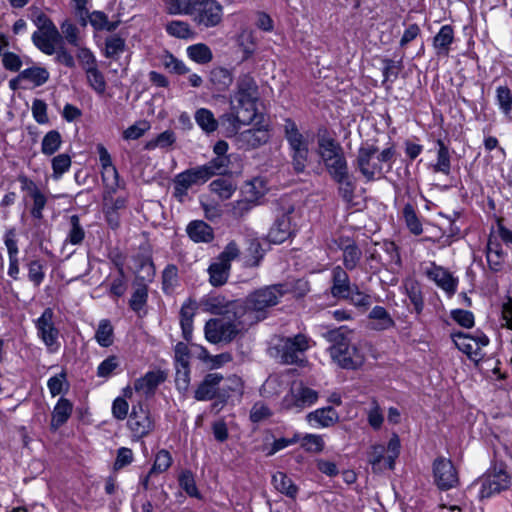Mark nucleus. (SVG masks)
<instances>
[{
	"label": "nucleus",
	"mask_w": 512,
	"mask_h": 512,
	"mask_svg": "<svg viewBox=\"0 0 512 512\" xmlns=\"http://www.w3.org/2000/svg\"><path fill=\"white\" fill-rule=\"evenodd\" d=\"M339 419L338 413L332 407L316 409L307 415V421L314 427L326 428Z\"/></svg>",
	"instance_id": "30"
},
{
	"label": "nucleus",
	"mask_w": 512,
	"mask_h": 512,
	"mask_svg": "<svg viewBox=\"0 0 512 512\" xmlns=\"http://www.w3.org/2000/svg\"><path fill=\"white\" fill-rule=\"evenodd\" d=\"M333 180L338 183V191L343 200L346 202H351L354 196L356 185L349 173H346L343 176Z\"/></svg>",
	"instance_id": "49"
},
{
	"label": "nucleus",
	"mask_w": 512,
	"mask_h": 512,
	"mask_svg": "<svg viewBox=\"0 0 512 512\" xmlns=\"http://www.w3.org/2000/svg\"><path fill=\"white\" fill-rule=\"evenodd\" d=\"M324 440L320 435L306 434L301 439V446L307 452L319 453L324 449Z\"/></svg>",
	"instance_id": "61"
},
{
	"label": "nucleus",
	"mask_w": 512,
	"mask_h": 512,
	"mask_svg": "<svg viewBox=\"0 0 512 512\" xmlns=\"http://www.w3.org/2000/svg\"><path fill=\"white\" fill-rule=\"evenodd\" d=\"M162 65L169 72L179 74V75L186 74L190 71L189 68L185 65V63L183 61L177 59L176 57H174L172 54H169V53L165 54L162 57Z\"/></svg>",
	"instance_id": "57"
},
{
	"label": "nucleus",
	"mask_w": 512,
	"mask_h": 512,
	"mask_svg": "<svg viewBox=\"0 0 512 512\" xmlns=\"http://www.w3.org/2000/svg\"><path fill=\"white\" fill-rule=\"evenodd\" d=\"M176 141L175 133L171 130H166L160 133L156 138L146 143V149L153 150L157 147L166 148L172 146Z\"/></svg>",
	"instance_id": "54"
},
{
	"label": "nucleus",
	"mask_w": 512,
	"mask_h": 512,
	"mask_svg": "<svg viewBox=\"0 0 512 512\" xmlns=\"http://www.w3.org/2000/svg\"><path fill=\"white\" fill-rule=\"evenodd\" d=\"M222 380L223 376L220 373L207 374L195 391V399L198 401H206L214 398L217 395Z\"/></svg>",
	"instance_id": "25"
},
{
	"label": "nucleus",
	"mask_w": 512,
	"mask_h": 512,
	"mask_svg": "<svg viewBox=\"0 0 512 512\" xmlns=\"http://www.w3.org/2000/svg\"><path fill=\"white\" fill-rule=\"evenodd\" d=\"M125 49V40L118 35H112L105 41V56L115 58Z\"/></svg>",
	"instance_id": "55"
},
{
	"label": "nucleus",
	"mask_w": 512,
	"mask_h": 512,
	"mask_svg": "<svg viewBox=\"0 0 512 512\" xmlns=\"http://www.w3.org/2000/svg\"><path fill=\"white\" fill-rule=\"evenodd\" d=\"M209 80L218 91H225L232 84L233 77L229 70L216 67L211 70Z\"/></svg>",
	"instance_id": "37"
},
{
	"label": "nucleus",
	"mask_w": 512,
	"mask_h": 512,
	"mask_svg": "<svg viewBox=\"0 0 512 512\" xmlns=\"http://www.w3.org/2000/svg\"><path fill=\"white\" fill-rule=\"evenodd\" d=\"M127 426L133 440H140L152 432L154 420L148 408L139 403L132 407Z\"/></svg>",
	"instance_id": "11"
},
{
	"label": "nucleus",
	"mask_w": 512,
	"mask_h": 512,
	"mask_svg": "<svg viewBox=\"0 0 512 512\" xmlns=\"http://www.w3.org/2000/svg\"><path fill=\"white\" fill-rule=\"evenodd\" d=\"M187 54L190 59L200 64L210 62L213 57L210 48L202 43L189 46L187 48Z\"/></svg>",
	"instance_id": "48"
},
{
	"label": "nucleus",
	"mask_w": 512,
	"mask_h": 512,
	"mask_svg": "<svg viewBox=\"0 0 512 512\" xmlns=\"http://www.w3.org/2000/svg\"><path fill=\"white\" fill-rule=\"evenodd\" d=\"M281 342L282 358L287 364L296 363L299 360V354L309 348V339L303 334L284 338Z\"/></svg>",
	"instance_id": "16"
},
{
	"label": "nucleus",
	"mask_w": 512,
	"mask_h": 512,
	"mask_svg": "<svg viewBox=\"0 0 512 512\" xmlns=\"http://www.w3.org/2000/svg\"><path fill=\"white\" fill-rule=\"evenodd\" d=\"M437 145V161L433 166V169L435 172H441L445 175H448L450 173L451 167L449 150L442 140H438Z\"/></svg>",
	"instance_id": "47"
},
{
	"label": "nucleus",
	"mask_w": 512,
	"mask_h": 512,
	"mask_svg": "<svg viewBox=\"0 0 512 512\" xmlns=\"http://www.w3.org/2000/svg\"><path fill=\"white\" fill-rule=\"evenodd\" d=\"M166 374L161 370L147 372L134 382V389L145 395L153 394L155 389L165 381Z\"/></svg>",
	"instance_id": "27"
},
{
	"label": "nucleus",
	"mask_w": 512,
	"mask_h": 512,
	"mask_svg": "<svg viewBox=\"0 0 512 512\" xmlns=\"http://www.w3.org/2000/svg\"><path fill=\"white\" fill-rule=\"evenodd\" d=\"M18 79L21 81L30 82L34 86H41L48 81L49 72L46 68L33 66L21 71L18 75Z\"/></svg>",
	"instance_id": "35"
},
{
	"label": "nucleus",
	"mask_w": 512,
	"mask_h": 512,
	"mask_svg": "<svg viewBox=\"0 0 512 512\" xmlns=\"http://www.w3.org/2000/svg\"><path fill=\"white\" fill-rule=\"evenodd\" d=\"M37 336L41 339L48 351L57 352L60 348V332L54 323V311L46 308L41 316L35 320Z\"/></svg>",
	"instance_id": "10"
},
{
	"label": "nucleus",
	"mask_w": 512,
	"mask_h": 512,
	"mask_svg": "<svg viewBox=\"0 0 512 512\" xmlns=\"http://www.w3.org/2000/svg\"><path fill=\"white\" fill-rule=\"evenodd\" d=\"M120 360L117 356L111 355L104 359L97 367V376L100 378H108L119 367Z\"/></svg>",
	"instance_id": "60"
},
{
	"label": "nucleus",
	"mask_w": 512,
	"mask_h": 512,
	"mask_svg": "<svg viewBox=\"0 0 512 512\" xmlns=\"http://www.w3.org/2000/svg\"><path fill=\"white\" fill-rule=\"evenodd\" d=\"M395 150L388 147L381 152L373 144H364L358 150L357 167L361 174L368 180H373L377 174L382 173L384 164L391 168Z\"/></svg>",
	"instance_id": "4"
},
{
	"label": "nucleus",
	"mask_w": 512,
	"mask_h": 512,
	"mask_svg": "<svg viewBox=\"0 0 512 512\" xmlns=\"http://www.w3.org/2000/svg\"><path fill=\"white\" fill-rule=\"evenodd\" d=\"M370 318L378 320L379 323L375 326L378 330H384L393 326L394 322L388 312L381 306H375L370 312Z\"/></svg>",
	"instance_id": "59"
},
{
	"label": "nucleus",
	"mask_w": 512,
	"mask_h": 512,
	"mask_svg": "<svg viewBox=\"0 0 512 512\" xmlns=\"http://www.w3.org/2000/svg\"><path fill=\"white\" fill-rule=\"evenodd\" d=\"M319 398V393L305 385L303 382H294L290 391L285 395L282 401L283 408L287 410L297 409L301 411L314 405Z\"/></svg>",
	"instance_id": "9"
},
{
	"label": "nucleus",
	"mask_w": 512,
	"mask_h": 512,
	"mask_svg": "<svg viewBox=\"0 0 512 512\" xmlns=\"http://www.w3.org/2000/svg\"><path fill=\"white\" fill-rule=\"evenodd\" d=\"M451 338L455 346L472 360L480 359L481 349L489 343L488 337L481 332H477L474 336L454 332L451 334Z\"/></svg>",
	"instance_id": "13"
},
{
	"label": "nucleus",
	"mask_w": 512,
	"mask_h": 512,
	"mask_svg": "<svg viewBox=\"0 0 512 512\" xmlns=\"http://www.w3.org/2000/svg\"><path fill=\"white\" fill-rule=\"evenodd\" d=\"M269 139V129L263 125L242 131L236 136V143L238 148L250 150L266 144Z\"/></svg>",
	"instance_id": "15"
},
{
	"label": "nucleus",
	"mask_w": 512,
	"mask_h": 512,
	"mask_svg": "<svg viewBox=\"0 0 512 512\" xmlns=\"http://www.w3.org/2000/svg\"><path fill=\"white\" fill-rule=\"evenodd\" d=\"M95 340L102 347H109L113 344V327L109 320L103 319L99 322L95 333Z\"/></svg>",
	"instance_id": "44"
},
{
	"label": "nucleus",
	"mask_w": 512,
	"mask_h": 512,
	"mask_svg": "<svg viewBox=\"0 0 512 512\" xmlns=\"http://www.w3.org/2000/svg\"><path fill=\"white\" fill-rule=\"evenodd\" d=\"M400 448V439L396 434L392 435L387 447L381 444L371 446L367 454V460L373 471L382 472L385 469H394L395 461L400 454Z\"/></svg>",
	"instance_id": "7"
},
{
	"label": "nucleus",
	"mask_w": 512,
	"mask_h": 512,
	"mask_svg": "<svg viewBox=\"0 0 512 512\" xmlns=\"http://www.w3.org/2000/svg\"><path fill=\"white\" fill-rule=\"evenodd\" d=\"M197 125L205 133H213L218 128V121L216 120L212 111L207 108H199L194 115Z\"/></svg>",
	"instance_id": "36"
},
{
	"label": "nucleus",
	"mask_w": 512,
	"mask_h": 512,
	"mask_svg": "<svg viewBox=\"0 0 512 512\" xmlns=\"http://www.w3.org/2000/svg\"><path fill=\"white\" fill-rule=\"evenodd\" d=\"M351 290L352 288L347 272L341 266L334 267L332 270V296L347 299Z\"/></svg>",
	"instance_id": "26"
},
{
	"label": "nucleus",
	"mask_w": 512,
	"mask_h": 512,
	"mask_svg": "<svg viewBox=\"0 0 512 512\" xmlns=\"http://www.w3.org/2000/svg\"><path fill=\"white\" fill-rule=\"evenodd\" d=\"M102 182L104 185L103 191L117 192V190L124 188V182L119 179V173L115 167H108L101 170Z\"/></svg>",
	"instance_id": "41"
},
{
	"label": "nucleus",
	"mask_w": 512,
	"mask_h": 512,
	"mask_svg": "<svg viewBox=\"0 0 512 512\" xmlns=\"http://www.w3.org/2000/svg\"><path fill=\"white\" fill-rule=\"evenodd\" d=\"M272 483L279 492L290 498L296 497L298 488L285 473L276 472L272 477Z\"/></svg>",
	"instance_id": "39"
},
{
	"label": "nucleus",
	"mask_w": 512,
	"mask_h": 512,
	"mask_svg": "<svg viewBox=\"0 0 512 512\" xmlns=\"http://www.w3.org/2000/svg\"><path fill=\"white\" fill-rule=\"evenodd\" d=\"M88 22L98 31H113L117 28V23L110 22L107 15L101 11H93L92 13L87 11Z\"/></svg>",
	"instance_id": "40"
},
{
	"label": "nucleus",
	"mask_w": 512,
	"mask_h": 512,
	"mask_svg": "<svg viewBox=\"0 0 512 512\" xmlns=\"http://www.w3.org/2000/svg\"><path fill=\"white\" fill-rule=\"evenodd\" d=\"M76 57L84 71L97 67L95 55L86 47H78Z\"/></svg>",
	"instance_id": "63"
},
{
	"label": "nucleus",
	"mask_w": 512,
	"mask_h": 512,
	"mask_svg": "<svg viewBox=\"0 0 512 512\" xmlns=\"http://www.w3.org/2000/svg\"><path fill=\"white\" fill-rule=\"evenodd\" d=\"M319 153L324 164L343 154L341 148L330 139L319 143Z\"/></svg>",
	"instance_id": "51"
},
{
	"label": "nucleus",
	"mask_w": 512,
	"mask_h": 512,
	"mask_svg": "<svg viewBox=\"0 0 512 512\" xmlns=\"http://www.w3.org/2000/svg\"><path fill=\"white\" fill-rule=\"evenodd\" d=\"M433 476L437 487L441 490L454 488L459 477L451 460L444 457L437 458L433 463Z\"/></svg>",
	"instance_id": "14"
},
{
	"label": "nucleus",
	"mask_w": 512,
	"mask_h": 512,
	"mask_svg": "<svg viewBox=\"0 0 512 512\" xmlns=\"http://www.w3.org/2000/svg\"><path fill=\"white\" fill-rule=\"evenodd\" d=\"M209 187L213 193L223 200L231 198L237 189V185L228 178L215 179L210 183Z\"/></svg>",
	"instance_id": "38"
},
{
	"label": "nucleus",
	"mask_w": 512,
	"mask_h": 512,
	"mask_svg": "<svg viewBox=\"0 0 512 512\" xmlns=\"http://www.w3.org/2000/svg\"><path fill=\"white\" fill-rule=\"evenodd\" d=\"M267 192L266 182L262 178H254L244 187V194L254 201H258Z\"/></svg>",
	"instance_id": "50"
},
{
	"label": "nucleus",
	"mask_w": 512,
	"mask_h": 512,
	"mask_svg": "<svg viewBox=\"0 0 512 512\" xmlns=\"http://www.w3.org/2000/svg\"><path fill=\"white\" fill-rule=\"evenodd\" d=\"M71 166V158L67 154H59L52 159L53 177L60 178Z\"/></svg>",
	"instance_id": "62"
},
{
	"label": "nucleus",
	"mask_w": 512,
	"mask_h": 512,
	"mask_svg": "<svg viewBox=\"0 0 512 512\" xmlns=\"http://www.w3.org/2000/svg\"><path fill=\"white\" fill-rule=\"evenodd\" d=\"M61 144V134L57 130H51L42 139L41 152L47 156L53 155L60 149Z\"/></svg>",
	"instance_id": "42"
},
{
	"label": "nucleus",
	"mask_w": 512,
	"mask_h": 512,
	"mask_svg": "<svg viewBox=\"0 0 512 512\" xmlns=\"http://www.w3.org/2000/svg\"><path fill=\"white\" fill-rule=\"evenodd\" d=\"M334 242L337 245V247L343 252L342 260L344 267L347 270L355 269L362 256V252L356 245V243L347 237H339Z\"/></svg>",
	"instance_id": "21"
},
{
	"label": "nucleus",
	"mask_w": 512,
	"mask_h": 512,
	"mask_svg": "<svg viewBox=\"0 0 512 512\" xmlns=\"http://www.w3.org/2000/svg\"><path fill=\"white\" fill-rule=\"evenodd\" d=\"M60 39L61 35L57 28L51 31H35L32 35L34 45L46 55H53L56 52V44Z\"/></svg>",
	"instance_id": "22"
},
{
	"label": "nucleus",
	"mask_w": 512,
	"mask_h": 512,
	"mask_svg": "<svg viewBox=\"0 0 512 512\" xmlns=\"http://www.w3.org/2000/svg\"><path fill=\"white\" fill-rule=\"evenodd\" d=\"M21 183L22 189L26 190L33 200L31 215L36 219H41L43 216L42 211L47 202L46 196L40 191L33 181L23 178L21 179Z\"/></svg>",
	"instance_id": "28"
},
{
	"label": "nucleus",
	"mask_w": 512,
	"mask_h": 512,
	"mask_svg": "<svg viewBox=\"0 0 512 512\" xmlns=\"http://www.w3.org/2000/svg\"><path fill=\"white\" fill-rule=\"evenodd\" d=\"M205 309L211 314L215 315H229L232 314L234 318L239 319L238 310L240 306V300L227 301L224 297L215 296L210 297L205 302Z\"/></svg>",
	"instance_id": "23"
},
{
	"label": "nucleus",
	"mask_w": 512,
	"mask_h": 512,
	"mask_svg": "<svg viewBox=\"0 0 512 512\" xmlns=\"http://www.w3.org/2000/svg\"><path fill=\"white\" fill-rule=\"evenodd\" d=\"M258 99L259 91L254 78L248 74L241 75L230 101L231 109L238 122L247 123L254 118Z\"/></svg>",
	"instance_id": "3"
},
{
	"label": "nucleus",
	"mask_w": 512,
	"mask_h": 512,
	"mask_svg": "<svg viewBox=\"0 0 512 512\" xmlns=\"http://www.w3.org/2000/svg\"><path fill=\"white\" fill-rule=\"evenodd\" d=\"M166 32L176 38L191 39L194 37L190 25L187 22L174 20L166 24Z\"/></svg>",
	"instance_id": "45"
},
{
	"label": "nucleus",
	"mask_w": 512,
	"mask_h": 512,
	"mask_svg": "<svg viewBox=\"0 0 512 512\" xmlns=\"http://www.w3.org/2000/svg\"><path fill=\"white\" fill-rule=\"evenodd\" d=\"M427 276L448 296L455 294L458 286V278L454 277L447 269L433 265L427 270Z\"/></svg>",
	"instance_id": "20"
},
{
	"label": "nucleus",
	"mask_w": 512,
	"mask_h": 512,
	"mask_svg": "<svg viewBox=\"0 0 512 512\" xmlns=\"http://www.w3.org/2000/svg\"><path fill=\"white\" fill-rule=\"evenodd\" d=\"M187 234L196 243H208L214 238L213 229L202 220H195L188 224Z\"/></svg>",
	"instance_id": "32"
},
{
	"label": "nucleus",
	"mask_w": 512,
	"mask_h": 512,
	"mask_svg": "<svg viewBox=\"0 0 512 512\" xmlns=\"http://www.w3.org/2000/svg\"><path fill=\"white\" fill-rule=\"evenodd\" d=\"M73 405L66 398H60L52 412L51 426L57 429L62 426L70 417Z\"/></svg>",
	"instance_id": "34"
},
{
	"label": "nucleus",
	"mask_w": 512,
	"mask_h": 512,
	"mask_svg": "<svg viewBox=\"0 0 512 512\" xmlns=\"http://www.w3.org/2000/svg\"><path fill=\"white\" fill-rule=\"evenodd\" d=\"M332 179L339 178L348 173L347 161L343 154L325 164Z\"/></svg>",
	"instance_id": "56"
},
{
	"label": "nucleus",
	"mask_w": 512,
	"mask_h": 512,
	"mask_svg": "<svg viewBox=\"0 0 512 512\" xmlns=\"http://www.w3.org/2000/svg\"><path fill=\"white\" fill-rule=\"evenodd\" d=\"M403 216L408 229L415 235H420L423 231L422 224L420 223L414 207L411 204H406L403 208Z\"/></svg>",
	"instance_id": "53"
},
{
	"label": "nucleus",
	"mask_w": 512,
	"mask_h": 512,
	"mask_svg": "<svg viewBox=\"0 0 512 512\" xmlns=\"http://www.w3.org/2000/svg\"><path fill=\"white\" fill-rule=\"evenodd\" d=\"M496 101L502 113L512 118V93L507 86H499L496 89Z\"/></svg>",
	"instance_id": "46"
},
{
	"label": "nucleus",
	"mask_w": 512,
	"mask_h": 512,
	"mask_svg": "<svg viewBox=\"0 0 512 512\" xmlns=\"http://www.w3.org/2000/svg\"><path fill=\"white\" fill-rule=\"evenodd\" d=\"M240 319H210L204 327L205 338L212 344L229 343L234 340L238 334L248 328L239 322Z\"/></svg>",
	"instance_id": "6"
},
{
	"label": "nucleus",
	"mask_w": 512,
	"mask_h": 512,
	"mask_svg": "<svg viewBox=\"0 0 512 512\" xmlns=\"http://www.w3.org/2000/svg\"><path fill=\"white\" fill-rule=\"evenodd\" d=\"M70 229L67 233L65 242L72 245H79L83 242L85 238V231L80 224V219L78 215H72L69 218Z\"/></svg>",
	"instance_id": "43"
},
{
	"label": "nucleus",
	"mask_w": 512,
	"mask_h": 512,
	"mask_svg": "<svg viewBox=\"0 0 512 512\" xmlns=\"http://www.w3.org/2000/svg\"><path fill=\"white\" fill-rule=\"evenodd\" d=\"M486 258L490 269L494 272L500 271L505 261V253L497 238L491 236L487 243Z\"/></svg>",
	"instance_id": "31"
},
{
	"label": "nucleus",
	"mask_w": 512,
	"mask_h": 512,
	"mask_svg": "<svg viewBox=\"0 0 512 512\" xmlns=\"http://www.w3.org/2000/svg\"><path fill=\"white\" fill-rule=\"evenodd\" d=\"M284 133L289 144L293 167L296 172H303L308 162V139L291 119L285 120Z\"/></svg>",
	"instance_id": "5"
},
{
	"label": "nucleus",
	"mask_w": 512,
	"mask_h": 512,
	"mask_svg": "<svg viewBox=\"0 0 512 512\" xmlns=\"http://www.w3.org/2000/svg\"><path fill=\"white\" fill-rule=\"evenodd\" d=\"M208 170L201 166L185 170L178 175L175 179L180 186L191 188L193 185H200L208 181Z\"/></svg>",
	"instance_id": "29"
},
{
	"label": "nucleus",
	"mask_w": 512,
	"mask_h": 512,
	"mask_svg": "<svg viewBox=\"0 0 512 512\" xmlns=\"http://www.w3.org/2000/svg\"><path fill=\"white\" fill-rule=\"evenodd\" d=\"M286 292L285 285L274 284L250 293L244 300H240L239 322L250 327L264 320L268 310L276 306Z\"/></svg>",
	"instance_id": "1"
},
{
	"label": "nucleus",
	"mask_w": 512,
	"mask_h": 512,
	"mask_svg": "<svg viewBox=\"0 0 512 512\" xmlns=\"http://www.w3.org/2000/svg\"><path fill=\"white\" fill-rule=\"evenodd\" d=\"M240 254V249L236 242H229L217 259L209 266V281L213 286L224 285L229 277L231 261Z\"/></svg>",
	"instance_id": "8"
},
{
	"label": "nucleus",
	"mask_w": 512,
	"mask_h": 512,
	"mask_svg": "<svg viewBox=\"0 0 512 512\" xmlns=\"http://www.w3.org/2000/svg\"><path fill=\"white\" fill-rule=\"evenodd\" d=\"M89 86L97 93L102 94L106 90V81L98 66L85 71Z\"/></svg>",
	"instance_id": "52"
},
{
	"label": "nucleus",
	"mask_w": 512,
	"mask_h": 512,
	"mask_svg": "<svg viewBox=\"0 0 512 512\" xmlns=\"http://www.w3.org/2000/svg\"><path fill=\"white\" fill-rule=\"evenodd\" d=\"M292 212L293 208H289L286 212L277 216L268 233L270 242L280 244L291 236L293 229L290 214Z\"/></svg>",
	"instance_id": "19"
},
{
	"label": "nucleus",
	"mask_w": 512,
	"mask_h": 512,
	"mask_svg": "<svg viewBox=\"0 0 512 512\" xmlns=\"http://www.w3.org/2000/svg\"><path fill=\"white\" fill-rule=\"evenodd\" d=\"M451 318L463 328H472L474 326V315L471 311L463 309H454L450 313Z\"/></svg>",
	"instance_id": "64"
},
{
	"label": "nucleus",
	"mask_w": 512,
	"mask_h": 512,
	"mask_svg": "<svg viewBox=\"0 0 512 512\" xmlns=\"http://www.w3.org/2000/svg\"><path fill=\"white\" fill-rule=\"evenodd\" d=\"M167 12L171 15H188L200 27L212 28L219 25L223 7L216 0H170Z\"/></svg>",
	"instance_id": "2"
},
{
	"label": "nucleus",
	"mask_w": 512,
	"mask_h": 512,
	"mask_svg": "<svg viewBox=\"0 0 512 512\" xmlns=\"http://www.w3.org/2000/svg\"><path fill=\"white\" fill-rule=\"evenodd\" d=\"M478 482L481 486L479 497L484 499L508 489L511 485V477L503 468L498 470L495 468L493 471L483 475Z\"/></svg>",
	"instance_id": "12"
},
{
	"label": "nucleus",
	"mask_w": 512,
	"mask_h": 512,
	"mask_svg": "<svg viewBox=\"0 0 512 512\" xmlns=\"http://www.w3.org/2000/svg\"><path fill=\"white\" fill-rule=\"evenodd\" d=\"M454 41V31L450 25H443L433 39V47L438 56H448Z\"/></svg>",
	"instance_id": "33"
},
{
	"label": "nucleus",
	"mask_w": 512,
	"mask_h": 512,
	"mask_svg": "<svg viewBox=\"0 0 512 512\" xmlns=\"http://www.w3.org/2000/svg\"><path fill=\"white\" fill-rule=\"evenodd\" d=\"M339 356L330 355L332 360L344 369H357L364 363V355L355 345H347L341 349Z\"/></svg>",
	"instance_id": "24"
},
{
	"label": "nucleus",
	"mask_w": 512,
	"mask_h": 512,
	"mask_svg": "<svg viewBox=\"0 0 512 512\" xmlns=\"http://www.w3.org/2000/svg\"><path fill=\"white\" fill-rule=\"evenodd\" d=\"M353 331L347 326L330 329L323 334V337L331 343L328 348L330 355L339 356L342 348L351 344Z\"/></svg>",
	"instance_id": "18"
},
{
	"label": "nucleus",
	"mask_w": 512,
	"mask_h": 512,
	"mask_svg": "<svg viewBox=\"0 0 512 512\" xmlns=\"http://www.w3.org/2000/svg\"><path fill=\"white\" fill-rule=\"evenodd\" d=\"M171 464H172L171 454L167 450L162 449L155 456L153 466L150 469V474L163 473L166 470H168V468L171 466Z\"/></svg>",
	"instance_id": "58"
},
{
	"label": "nucleus",
	"mask_w": 512,
	"mask_h": 512,
	"mask_svg": "<svg viewBox=\"0 0 512 512\" xmlns=\"http://www.w3.org/2000/svg\"><path fill=\"white\" fill-rule=\"evenodd\" d=\"M116 192L103 191V213L108 225L116 229L119 226V211L125 209L127 199L124 196L115 197Z\"/></svg>",
	"instance_id": "17"
}]
</instances>
